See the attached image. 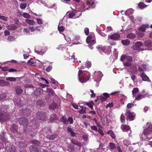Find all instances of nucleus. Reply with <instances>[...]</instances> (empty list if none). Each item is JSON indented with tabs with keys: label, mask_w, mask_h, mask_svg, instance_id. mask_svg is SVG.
I'll use <instances>...</instances> for the list:
<instances>
[{
	"label": "nucleus",
	"mask_w": 152,
	"mask_h": 152,
	"mask_svg": "<svg viewBox=\"0 0 152 152\" xmlns=\"http://www.w3.org/2000/svg\"><path fill=\"white\" fill-rule=\"evenodd\" d=\"M91 128L92 130H94L96 131H97V128L96 126H91Z\"/></svg>",
	"instance_id": "nucleus-61"
},
{
	"label": "nucleus",
	"mask_w": 152,
	"mask_h": 152,
	"mask_svg": "<svg viewBox=\"0 0 152 152\" xmlns=\"http://www.w3.org/2000/svg\"><path fill=\"white\" fill-rule=\"evenodd\" d=\"M18 121L19 124L23 125H25L28 124V120L25 118H21L18 119Z\"/></svg>",
	"instance_id": "nucleus-10"
},
{
	"label": "nucleus",
	"mask_w": 152,
	"mask_h": 152,
	"mask_svg": "<svg viewBox=\"0 0 152 152\" xmlns=\"http://www.w3.org/2000/svg\"><path fill=\"white\" fill-rule=\"evenodd\" d=\"M97 47L99 50L103 52H104L106 50V47L102 45L98 46Z\"/></svg>",
	"instance_id": "nucleus-32"
},
{
	"label": "nucleus",
	"mask_w": 152,
	"mask_h": 152,
	"mask_svg": "<svg viewBox=\"0 0 152 152\" xmlns=\"http://www.w3.org/2000/svg\"><path fill=\"white\" fill-rule=\"evenodd\" d=\"M7 96V93H4L0 94V100H2L5 99Z\"/></svg>",
	"instance_id": "nucleus-43"
},
{
	"label": "nucleus",
	"mask_w": 152,
	"mask_h": 152,
	"mask_svg": "<svg viewBox=\"0 0 152 152\" xmlns=\"http://www.w3.org/2000/svg\"><path fill=\"white\" fill-rule=\"evenodd\" d=\"M17 78H18L9 77L6 78V80L9 81H15L16 80Z\"/></svg>",
	"instance_id": "nucleus-41"
},
{
	"label": "nucleus",
	"mask_w": 152,
	"mask_h": 152,
	"mask_svg": "<svg viewBox=\"0 0 152 152\" xmlns=\"http://www.w3.org/2000/svg\"><path fill=\"white\" fill-rule=\"evenodd\" d=\"M36 104L38 105H40L42 104V100L39 99L37 100L36 102Z\"/></svg>",
	"instance_id": "nucleus-63"
},
{
	"label": "nucleus",
	"mask_w": 152,
	"mask_h": 152,
	"mask_svg": "<svg viewBox=\"0 0 152 152\" xmlns=\"http://www.w3.org/2000/svg\"><path fill=\"white\" fill-rule=\"evenodd\" d=\"M95 38L94 34L91 33V34L88 36L86 39V42L89 44V45H93L95 43Z\"/></svg>",
	"instance_id": "nucleus-3"
},
{
	"label": "nucleus",
	"mask_w": 152,
	"mask_h": 152,
	"mask_svg": "<svg viewBox=\"0 0 152 152\" xmlns=\"http://www.w3.org/2000/svg\"><path fill=\"white\" fill-rule=\"evenodd\" d=\"M67 121H68V122H69L70 124H72L73 123V121L72 117H69L68 118Z\"/></svg>",
	"instance_id": "nucleus-57"
},
{
	"label": "nucleus",
	"mask_w": 152,
	"mask_h": 152,
	"mask_svg": "<svg viewBox=\"0 0 152 152\" xmlns=\"http://www.w3.org/2000/svg\"><path fill=\"white\" fill-rule=\"evenodd\" d=\"M18 145L20 148H24L26 147V144L23 142H19Z\"/></svg>",
	"instance_id": "nucleus-51"
},
{
	"label": "nucleus",
	"mask_w": 152,
	"mask_h": 152,
	"mask_svg": "<svg viewBox=\"0 0 152 152\" xmlns=\"http://www.w3.org/2000/svg\"><path fill=\"white\" fill-rule=\"evenodd\" d=\"M65 28L64 26H61L59 25L58 26V30L60 32H62L64 31Z\"/></svg>",
	"instance_id": "nucleus-48"
},
{
	"label": "nucleus",
	"mask_w": 152,
	"mask_h": 152,
	"mask_svg": "<svg viewBox=\"0 0 152 152\" xmlns=\"http://www.w3.org/2000/svg\"><path fill=\"white\" fill-rule=\"evenodd\" d=\"M120 35L117 33L113 34L111 35H109L108 36V39L114 40H118L120 38Z\"/></svg>",
	"instance_id": "nucleus-11"
},
{
	"label": "nucleus",
	"mask_w": 152,
	"mask_h": 152,
	"mask_svg": "<svg viewBox=\"0 0 152 152\" xmlns=\"http://www.w3.org/2000/svg\"><path fill=\"white\" fill-rule=\"evenodd\" d=\"M23 16L26 18H30L31 17L30 15L28 13L24 12L22 15Z\"/></svg>",
	"instance_id": "nucleus-52"
},
{
	"label": "nucleus",
	"mask_w": 152,
	"mask_h": 152,
	"mask_svg": "<svg viewBox=\"0 0 152 152\" xmlns=\"http://www.w3.org/2000/svg\"><path fill=\"white\" fill-rule=\"evenodd\" d=\"M89 75L88 73H84L83 75L79 78L80 82L82 83H85L89 79Z\"/></svg>",
	"instance_id": "nucleus-7"
},
{
	"label": "nucleus",
	"mask_w": 152,
	"mask_h": 152,
	"mask_svg": "<svg viewBox=\"0 0 152 152\" xmlns=\"http://www.w3.org/2000/svg\"><path fill=\"white\" fill-rule=\"evenodd\" d=\"M138 6L141 9H142L147 7V5L142 2L139 3L138 4Z\"/></svg>",
	"instance_id": "nucleus-30"
},
{
	"label": "nucleus",
	"mask_w": 152,
	"mask_h": 152,
	"mask_svg": "<svg viewBox=\"0 0 152 152\" xmlns=\"http://www.w3.org/2000/svg\"><path fill=\"white\" fill-rule=\"evenodd\" d=\"M86 112V108L85 107H83L81 109L78 111V112L81 114H83Z\"/></svg>",
	"instance_id": "nucleus-45"
},
{
	"label": "nucleus",
	"mask_w": 152,
	"mask_h": 152,
	"mask_svg": "<svg viewBox=\"0 0 152 152\" xmlns=\"http://www.w3.org/2000/svg\"><path fill=\"white\" fill-rule=\"evenodd\" d=\"M34 60L32 59H31L28 60L27 62V64L29 65H34Z\"/></svg>",
	"instance_id": "nucleus-42"
},
{
	"label": "nucleus",
	"mask_w": 152,
	"mask_h": 152,
	"mask_svg": "<svg viewBox=\"0 0 152 152\" xmlns=\"http://www.w3.org/2000/svg\"><path fill=\"white\" fill-rule=\"evenodd\" d=\"M50 117V120L51 121H57L58 120V117H57L56 115L54 113L51 115Z\"/></svg>",
	"instance_id": "nucleus-24"
},
{
	"label": "nucleus",
	"mask_w": 152,
	"mask_h": 152,
	"mask_svg": "<svg viewBox=\"0 0 152 152\" xmlns=\"http://www.w3.org/2000/svg\"><path fill=\"white\" fill-rule=\"evenodd\" d=\"M15 91L17 95L20 94L23 91L22 89L20 88H18L15 90Z\"/></svg>",
	"instance_id": "nucleus-35"
},
{
	"label": "nucleus",
	"mask_w": 152,
	"mask_h": 152,
	"mask_svg": "<svg viewBox=\"0 0 152 152\" xmlns=\"http://www.w3.org/2000/svg\"><path fill=\"white\" fill-rule=\"evenodd\" d=\"M136 35L135 34L132 33L128 34L127 36V37L130 39H134Z\"/></svg>",
	"instance_id": "nucleus-33"
},
{
	"label": "nucleus",
	"mask_w": 152,
	"mask_h": 152,
	"mask_svg": "<svg viewBox=\"0 0 152 152\" xmlns=\"http://www.w3.org/2000/svg\"><path fill=\"white\" fill-rule=\"evenodd\" d=\"M148 27L149 26L148 25H143L140 26L138 29L142 32H144L146 28H148Z\"/></svg>",
	"instance_id": "nucleus-19"
},
{
	"label": "nucleus",
	"mask_w": 152,
	"mask_h": 152,
	"mask_svg": "<svg viewBox=\"0 0 152 152\" xmlns=\"http://www.w3.org/2000/svg\"><path fill=\"white\" fill-rule=\"evenodd\" d=\"M121 61H123L125 60L124 61V66H130L132 65L131 62L133 61V59L132 57L128 56L122 55L120 58Z\"/></svg>",
	"instance_id": "nucleus-2"
},
{
	"label": "nucleus",
	"mask_w": 152,
	"mask_h": 152,
	"mask_svg": "<svg viewBox=\"0 0 152 152\" xmlns=\"http://www.w3.org/2000/svg\"><path fill=\"white\" fill-rule=\"evenodd\" d=\"M58 137V135L57 134H54L51 135H48L47 137L50 140H53L57 138Z\"/></svg>",
	"instance_id": "nucleus-21"
},
{
	"label": "nucleus",
	"mask_w": 152,
	"mask_h": 152,
	"mask_svg": "<svg viewBox=\"0 0 152 152\" xmlns=\"http://www.w3.org/2000/svg\"><path fill=\"white\" fill-rule=\"evenodd\" d=\"M7 40L8 41L11 42L15 40V37L13 36H10L8 37Z\"/></svg>",
	"instance_id": "nucleus-47"
},
{
	"label": "nucleus",
	"mask_w": 152,
	"mask_h": 152,
	"mask_svg": "<svg viewBox=\"0 0 152 152\" xmlns=\"http://www.w3.org/2000/svg\"><path fill=\"white\" fill-rule=\"evenodd\" d=\"M152 41L150 39L145 40L144 42V44L145 46L150 47L151 46Z\"/></svg>",
	"instance_id": "nucleus-22"
},
{
	"label": "nucleus",
	"mask_w": 152,
	"mask_h": 152,
	"mask_svg": "<svg viewBox=\"0 0 152 152\" xmlns=\"http://www.w3.org/2000/svg\"><path fill=\"white\" fill-rule=\"evenodd\" d=\"M52 67L51 66H50L46 68V71L47 72H49L52 69Z\"/></svg>",
	"instance_id": "nucleus-64"
},
{
	"label": "nucleus",
	"mask_w": 152,
	"mask_h": 152,
	"mask_svg": "<svg viewBox=\"0 0 152 152\" xmlns=\"http://www.w3.org/2000/svg\"><path fill=\"white\" fill-rule=\"evenodd\" d=\"M85 65L87 67L89 68L91 67V62L89 61H86Z\"/></svg>",
	"instance_id": "nucleus-55"
},
{
	"label": "nucleus",
	"mask_w": 152,
	"mask_h": 152,
	"mask_svg": "<svg viewBox=\"0 0 152 152\" xmlns=\"http://www.w3.org/2000/svg\"><path fill=\"white\" fill-rule=\"evenodd\" d=\"M121 129L123 131H128L130 130V127L129 125L123 124L121 126Z\"/></svg>",
	"instance_id": "nucleus-14"
},
{
	"label": "nucleus",
	"mask_w": 152,
	"mask_h": 152,
	"mask_svg": "<svg viewBox=\"0 0 152 152\" xmlns=\"http://www.w3.org/2000/svg\"><path fill=\"white\" fill-rule=\"evenodd\" d=\"M120 121L122 123H124L125 122V116L122 114L120 117Z\"/></svg>",
	"instance_id": "nucleus-49"
},
{
	"label": "nucleus",
	"mask_w": 152,
	"mask_h": 152,
	"mask_svg": "<svg viewBox=\"0 0 152 152\" xmlns=\"http://www.w3.org/2000/svg\"><path fill=\"white\" fill-rule=\"evenodd\" d=\"M37 22L38 24L39 25H41L42 23V20L40 19L37 18Z\"/></svg>",
	"instance_id": "nucleus-62"
},
{
	"label": "nucleus",
	"mask_w": 152,
	"mask_h": 152,
	"mask_svg": "<svg viewBox=\"0 0 152 152\" xmlns=\"http://www.w3.org/2000/svg\"><path fill=\"white\" fill-rule=\"evenodd\" d=\"M60 121L64 123L65 124H68V121L66 119V117L65 115H64L62 117Z\"/></svg>",
	"instance_id": "nucleus-25"
},
{
	"label": "nucleus",
	"mask_w": 152,
	"mask_h": 152,
	"mask_svg": "<svg viewBox=\"0 0 152 152\" xmlns=\"http://www.w3.org/2000/svg\"><path fill=\"white\" fill-rule=\"evenodd\" d=\"M86 104L92 110H94L92 104H91V103L89 102L88 103L87 102L86 103Z\"/></svg>",
	"instance_id": "nucleus-54"
},
{
	"label": "nucleus",
	"mask_w": 152,
	"mask_h": 152,
	"mask_svg": "<svg viewBox=\"0 0 152 152\" xmlns=\"http://www.w3.org/2000/svg\"><path fill=\"white\" fill-rule=\"evenodd\" d=\"M139 91V89L137 88H134L132 91V94L133 95H134L137 94Z\"/></svg>",
	"instance_id": "nucleus-44"
},
{
	"label": "nucleus",
	"mask_w": 152,
	"mask_h": 152,
	"mask_svg": "<svg viewBox=\"0 0 152 152\" xmlns=\"http://www.w3.org/2000/svg\"><path fill=\"white\" fill-rule=\"evenodd\" d=\"M125 114L127 116V120L129 119L130 121H132L134 120V114L133 112H130L129 110H126Z\"/></svg>",
	"instance_id": "nucleus-6"
},
{
	"label": "nucleus",
	"mask_w": 152,
	"mask_h": 152,
	"mask_svg": "<svg viewBox=\"0 0 152 152\" xmlns=\"http://www.w3.org/2000/svg\"><path fill=\"white\" fill-rule=\"evenodd\" d=\"M131 69L133 70L132 71L133 72L135 73H137V67L134 65H133L132 66Z\"/></svg>",
	"instance_id": "nucleus-38"
},
{
	"label": "nucleus",
	"mask_w": 152,
	"mask_h": 152,
	"mask_svg": "<svg viewBox=\"0 0 152 152\" xmlns=\"http://www.w3.org/2000/svg\"><path fill=\"white\" fill-rule=\"evenodd\" d=\"M31 112V111L30 109L26 108L24 110L23 114L25 116H28L30 115Z\"/></svg>",
	"instance_id": "nucleus-26"
},
{
	"label": "nucleus",
	"mask_w": 152,
	"mask_h": 152,
	"mask_svg": "<svg viewBox=\"0 0 152 152\" xmlns=\"http://www.w3.org/2000/svg\"><path fill=\"white\" fill-rule=\"evenodd\" d=\"M8 18L7 17L3 16L0 15V19L4 20L5 21H6L7 20Z\"/></svg>",
	"instance_id": "nucleus-58"
},
{
	"label": "nucleus",
	"mask_w": 152,
	"mask_h": 152,
	"mask_svg": "<svg viewBox=\"0 0 152 152\" xmlns=\"http://www.w3.org/2000/svg\"><path fill=\"white\" fill-rule=\"evenodd\" d=\"M66 45L62 44L59 45L58 48V49L59 50H63L66 48Z\"/></svg>",
	"instance_id": "nucleus-46"
},
{
	"label": "nucleus",
	"mask_w": 152,
	"mask_h": 152,
	"mask_svg": "<svg viewBox=\"0 0 152 152\" xmlns=\"http://www.w3.org/2000/svg\"><path fill=\"white\" fill-rule=\"evenodd\" d=\"M57 104L56 102L54 101L49 106V108L50 109H54L57 107Z\"/></svg>",
	"instance_id": "nucleus-29"
},
{
	"label": "nucleus",
	"mask_w": 152,
	"mask_h": 152,
	"mask_svg": "<svg viewBox=\"0 0 152 152\" xmlns=\"http://www.w3.org/2000/svg\"><path fill=\"white\" fill-rule=\"evenodd\" d=\"M83 74H84L83 73L82 71L81 70H79L78 72V78L80 77Z\"/></svg>",
	"instance_id": "nucleus-60"
},
{
	"label": "nucleus",
	"mask_w": 152,
	"mask_h": 152,
	"mask_svg": "<svg viewBox=\"0 0 152 152\" xmlns=\"http://www.w3.org/2000/svg\"><path fill=\"white\" fill-rule=\"evenodd\" d=\"M10 130L14 134H18V126L17 125L13 124L11 125L10 128Z\"/></svg>",
	"instance_id": "nucleus-13"
},
{
	"label": "nucleus",
	"mask_w": 152,
	"mask_h": 152,
	"mask_svg": "<svg viewBox=\"0 0 152 152\" xmlns=\"http://www.w3.org/2000/svg\"><path fill=\"white\" fill-rule=\"evenodd\" d=\"M134 104L133 103H128L126 106V107L128 109H131L132 107L134 106Z\"/></svg>",
	"instance_id": "nucleus-50"
},
{
	"label": "nucleus",
	"mask_w": 152,
	"mask_h": 152,
	"mask_svg": "<svg viewBox=\"0 0 152 152\" xmlns=\"http://www.w3.org/2000/svg\"><path fill=\"white\" fill-rule=\"evenodd\" d=\"M145 96L139 93L136 96L135 99L137 101H140Z\"/></svg>",
	"instance_id": "nucleus-28"
},
{
	"label": "nucleus",
	"mask_w": 152,
	"mask_h": 152,
	"mask_svg": "<svg viewBox=\"0 0 152 152\" xmlns=\"http://www.w3.org/2000/svg\"><path fill=\"white\" fill-rule=\"evenodd\" d=\"M76 13L75 11H73L70 12L69 14V17L70 18H72L73 17L75 16Z\"/></svg>",
	"instance_id": "nucleus-39"
},
{
	"label": "nucleus",
	"mask_w": 152,
	"mask_h": 152,
	"mask_svg": "<svg viewBox=\"0 0 152 152\" xmlns=\"http://www.w3.org/2000/svg\"><path fill=\"white\" fill-rule=\"evenodd\" d=\"M80 39V37L79 36H75L73 37L72 43L73 44H77L80 43L78 40Z\"/></svg>",
	"instance_id": "nucleus-15"
},
{
	"label": "nucleus",
	"mask_w": 152,
	"mask_h": 152,
	"mask_svg": "<svg viewBox=\"0 0 152 152\" xmlns=\"http://www.w3.org/2000/svg\"><path fill=\"white\" fill-rule=\"evenodd\" d=\"M47 92L49 94H48V95L50 96V95H52L54 93V91L51 88H48L47 89Z\"/></svg>",
	"instance_id": "nucleus-40"
},
{
	"label": "nucleus",
	"mask_w": 152,
	"mask_h": 152,
	"mask_svg": "<svg viewBox=\"0 0 152 152\" xmlns=\"http://www.w3.org/2000/svg\"><path fill=\"white\" fill-rule=\"evenodd\" d=\"M109 144L110 149V150H113L116 148L115 144L113 142H110Z\"/></svg>",
	"instance_id": "nucleus-37"
},
{
	"label": "nucleus",
	"mask_w": 152,
	"mask_h": 152,
	"mask_svg": "<svg viewBox=\"0 0 152 152\" xmlns=\"http://www.w3.org/2000/svg\"><path fill=\"white\" fill-rule=\"evenodd\" d=\"M27 6V4L26 3H21L20 5V7L21 9H25Z\"/></svg>",
	"instance_id": "nucleus-53"
},
{
	"label": "nucleus",
	"mask_w": 152,
	"mask_h": 152,
	"mask_svg": "<svg viewBox=\"0 0 152 152\" xmlns=\"http://www.w3.org/2000/svg\"><path fill=\"white\" fill-rule=\"evenodd\" d=\"M123 45H128L130 43V41L128 39L123 40L121 41Z\"/></svg>",
	"instance_id": "nucleus-34"
},
{
	"label": "nucleus",
	"mask_w": 152,
	"mask_h": 152,
	"mask_svg": "<svg viewBox=\"0 0 152 152\" xmlns=\"http://www.w3.org/2000/svg\"><path fill=\"white\" fill-rule=\"evenodd\" d=\"M143 43L141 42H136L134 45L132 47V49L134 50H139L140 48L142 46Z\"/></svg>",
	"instance_id": "nucleus-9"
},
{
	"label": "nucleus",
	"mask_w": 152,
	"mask_h": 152,
	"mask_svg": "<svg viewBox=\"0 0 152 152\" xmlns=\"http://www.w3.org/2000/svg\"><path fill=\"white\" fill-rule=\"evenodd\" d=\"M30 142L31 143L34 144V145H33V146L35 145V147H37L39 146L41 144L39 141L36 140H31Z\"/></svg>",
	"instance_id": "nucleus-18"
},
{
	"label": "nucleus",
	"mask_w": 152,
	"mask_h": 152,
	"mask_svg": "<svg viewBox=\"0 0 152 152\" xmlns=\"http://www.w3.org/2000/svg\"><path fill=\"white\" fill-rule=\"evenodd\" d=\"M26 22L29 25H33L35 24V22L32 20L26 19Z\"/></svg>",
	"instance_id": "nucleus-31"
},
{
	"label": "nucleus",
	"mask_w": 152,
	"mask_h": 152,
	"mask_svg": "<svg viewBox=\"0 0 152 152\" xmlns=\"http://www.w3.org/2000/svg\"><path fill=\"white\" fill-rule=\"evenodd\" d=\"M85 33L86 35H88L89 33V29L87 28H86L84 30Z\"/></svg>",
	"instance_id": "nucleus-59"
},
{
	"label": "nucleus",
	"mask_w": 152,
	"mask_h": 152,
	"mask_svg": "<svg viewBox=\"0 0 152 152\" xmlns=\"http://www.w3.org/2000/svg\"><path fill=\"white\" fill-rule=\"evenodd\" d=\"M107 133L108 134H110L111 137L112 138L114 139H115V138L116 136L112 130H109L107 132Z\"/></svg>",
	"instance_id": "nucleus-23"
},
{
	"label": "nucleus",
	"mask_w": 152,
	"mask_h": 152,
	"mask_svg": "<svg viewBox=\"0 0 152 152\" xmlns=\"http://www.w3.org/2000/svg\"><path fill=\"white\" fill-rule=\"evenodd\" d=\"M5 149L7 152H15L16 151L15 147L10 144L7 145Z\"/></svg>",
	"instance_id": "nucleus-8"
},
{
	"label": "nucleus",
	"mask_w": 152,
	"mask_h": 152,
	"mask_svg": "<svg viewBox=\"0 0 152 152\" xmlns=\"http://www.w3.org/2000/svg\"><path fill=\"white\" fill-rule=\"evenodd\" d=\"M140 76L142 77V80L144 81H148L149 80L148 77L144 72H142Z\"/></svg>",
	"instance_id": "nucleus-20"
},
{
	"label": "nucleus",
	"mask_w": 152,
	"mask_h": 152,
	"mask_svg": "<svg viewBox=\"0 0 152 152\" xmlns=\"http://www.w3.org/2000/svg\"><path fill=\"white\" fill-rule=\"evenodd\" d=\"M17 28V26L14 24H10L7 26V29L10 30H15Z\"/></svg>",
	"instance_id": "nucleus-16"
},
{
	"label": "nucleus",
	"mask_w": 152,
	"mask_h": 152,
	"mask_svg": "<svg viewBox=\"0 0 152 152\" xmlns=\"http://www.w3.org/2000/svg\"><path fill=\"white\" fill-rule=\"evenodd\" d=\"M43 28V26H37L35 28V30L38 31H41V29H42Z\"/></svg>",
	"instance_id": "nucleus-56"
},
{
	"label": "nucleus",
	"mask_w": 152,
	"mask_h": 152,
	"mask_svg": "<svg viewBox=\"0 0 152 152\" xmlns=\"http://www.w3.org/2000/svg\"><path fill=\"white\" fill-rule=\"evenodd\" d=\"M36 115L37 118L39 120L45 121L46 118V114L43 111L38 112Z\"/></svg>",
	"instance_id": "nucleus-5"
},
{
	"label": "nucleus",
	"mask_w": 152,
	"mask_h": 152,
	"mask_svg": "<svg viewBox=\"0 0 152 152\" xmlns=\"http://www.w3.org/2000/svg\"><path fill=\"white\" fill-rule=\"evenodd\" d=\"M10 116L8 113L0 110V121H5L9 120Z\"/></svg>",
	"instance_id": "nucleus-4"
},
{
	"label": "nucleus",
	"mask_w": 152,
	"mask_h": 152,
	"mask_svg": "<svg viewBox=\"0 0 152 152\" xmlns=\"http://www.w3.org/2000/svg\"><path fill=\"white\" fill-rule=\"evenodd\" d=\"M30 149L31 152H39V149L37 147H35V146L31 145Z\"/></svg>",
	"instance_id": "nucleus-17"
},
{
	"label": "nucleus",
	"mask_w": 152,
	"mask_h": 152,
	"mask_svg": "<svg viewBox=\"0 0 152 152\" xmlns=\"http://www.w3.org/2000/svg\"><path fill=\"white\" fill-rule=\"evenodd\" d=\"M69 151L70 152H73L75 151L74 146L72 145H70L68 146Z\"/></svg>",
	"instance_id": "nucleus-36"
},
{
	"label": "nucleus",
	"mask_w": 152,
	"mask_h": 152,
	"mask_svg": "<svg viewBox=\"0 0 152 152\" xmlns=\"http://www.w3.org/2000/svg\"><path fill=\"white\" fill-rule=\"evenodd\" d=\"M147 128L144 130L143 134L146 135L148 139H150L152 138V124L151 123H147Z\"/></svg>",
	"instance_id": "nucleus-1"
},
{
	"label": "nucleus",
	"mask_w": 152,
	"mask_h": 152,
	"mask_svg": "<svg viewBox=\"0 0 152 152\" xmlns=\"http://www.w3.org/2000/svg\"><path fill=\"white\" fill-rule=\"evenodd\" d=\"M102 77V73L100 72H95L94 73V79L96 81H99L100 80Z\"/></svg>",
	"instance_id": "nucleus-12"
},
{
	"label": "nucleus",
	"mask_w": 152,
	"mask_h": 152,
	"mask_svg": "<svg viewBox=\"0 0 152 152\" xmlns=\"http://www.w3.org/2000/svg\"><path fill=\"white\" fill-rule=\"evenodd\" d=\"M41 93V90L40 88H37L34 92V94L36 96L40 95Z\"/></svg>",
	"instance_id": "nucleus-27"
}]
</instances>
